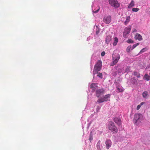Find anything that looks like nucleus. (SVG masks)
<instances>
[{"label": "nucleus", "mask_w": 150, "mask_h": 150, "mask_svg": "<svg viewBox=\"0 0 150 150\" xmlns=\"http://www.w3.org/2000/svg\"><path fill=\"white\" fill-rule=\"evenodd\" d=\"M102 66V62L100 61H98L95 65L93 71V75L94 76L95 74L97 73V76L100 78H102V74L101 73H98L100 71Z\"/></svg>", "instance_id": "f257e3e1"}, {"label": "nucleus", "mask_w": 150, "mask_h": 150, "mask_svg": "<svg viewBox=\"0 0 150 150\" xmlns=\"http://www.w3.org/2000/svg\"><path fill=\"white\" fill-rule=\"evenodd\" d=\"M108 128L112 132L114 133H117V129L116 127L114 125V123L112 122H109Z\"/></svg>", "instance_id": "f03ea898"}, {"label": "nucleus", "mask_w": 150, "mask_h": 150, "mask_svg": "<svg viewBox=\"0 0 150 150\" xmlns=\"http://www.w3.org/2000/svg\"><path fill=\"white\" fill-rule=\"evenodd\" d=\"M120 57L119 54H117L115 55L114 54H112V62L111 63V65L113 66L116 64L118 61Z\"/></svg>", "instance_id": "7ed1b4c3"}, {"label": "nucleus", "mask_w": 150, "mask_h": 150, "mask_svg": "<svg viewBox=\"0 0 150 150\" xmlns=\"http://www.w3.org/2000/svg\"><path fill=\"white\" fill-rule=\"evenodd\" d=\"M110 94H108L106 95L103 97L100 98L98 100L97 103H100L104 101H107L109 100Z\"/></svg>", "instance_id": "20e7f679"}, {"label": "nucleus", "mask_w": 150, "mask_h": 150, "mask_svg": "<svg viewBox=\"0 0 150 150\" xmlns=\"http://www.w3.org/2000/svg\"><path fill=\"white\" fill-rule=\"evenodd\" d=\"M143 115L142 114L140 113L135 114L134 116V121L135 124L137 123V121L139 120H142L143 119Z\"/></svg>", "instance_id": "39448f33"}, {"label": "nucleus", "mask_w": 150, "mask_h": 150, "mask_svg": "<svg viewBox=\"0 0 150 150\" xmlns=\"http://www.w3.org/2000/svg\"><path fill=\"white\" fill-rule=\"evenodd\" d=\"M109 4L112 6L116 8H118L120 6L119 4L116 0H109Z\"/></svg>", "instance_id": "423d86ee"}, {"label": "nucleus", "mask_w": 150, "mask_h": 150, "mask_svg": "<svg viewBox=\"0 0 150 150\" xmlns=\"http://www.w3.org/2000/svg\"><path fill=\"white\" fill-rule=\"evenodd\" d=\"M92 8L93 12L94 13H97L99 9V7L95 2H94L92 4Z\"/></svg>", "instance_id": "0eeeda50"}, {"label": "nucleus", "mask_w": 150, "mask_h": 150, "mask_svg": "<svg viewBox=\"0 0 150 150\" xmlns=\"http://www.w3.org/2000/svg\"><path fill=\"white\" fill-rule=\"evenodd\" d=\"M131 28V27L130 25L125 28L123 33V36L124 38L127 37V35L130 33Z\"/></svg>", "instance_id": "6e6552de"}, {"label": "nucleus", "mask_w": 150, "mask_h": 150, "mask_svg": "<svg viewBox=\"0 0 150 150\" xmlns=\"http://www.w3.org/2000/svg\"><path fill=\"white\" fill-rule=\"evenodd\" d=\"M111 21V17L110 16H105L103 19V21L106 24H109Z\"/></svg>", "instance_id": "1a4fd4ad"}, {"label": "nucleus", "mask_w": 150, "mask_h": 150, "mask_svg": "<svg viewBox=\"0 0 150 150\" xmlns=\"http://www.w3.org/2000/svg\"><path fill=\"white\" fill-rule=\"evenodd\" d=\"M104 93V90L103 89H98L96 92V95L97 97H99L100 95L103 94Z\"/></svg>", "instance_id": "9d476101"}, {"label": "nucleus", "mask_w": 150, "mask_h": 150, "mask_svg": "<svg viewBox=\"0 0 150 150\" xmlns=\"http://www.w3.org/2000/svg\"><path fill=\"white\" fill-rule=\"evenodd\" d=\"M105 144L106 149H108L111 146L112 143L111 140L110 139H107L105 141Z\"/></svg>", "instance_id": "9b49d317"}, {"label": "nucleus", "mask_w": 150, "mask_h": 150, "mask_svg": "<svg viewBox=\"0 0 150 150\" xmlns=\"http://www.w3.org/2000/svg\"><path fill=\"white\" fill-rule=\"evenodd\" d=\"M90 88L92 89V92H94L98 87L97 83H93L90 85Z\"/></svg>", "instance_id": "f8f14e48"}, {"label": "nucleus", "mask_w": 150, "mask_h": 150, "mask_svg": "<svg viewBox=\"0 0 150 150\" xmlns=\"http://www.w3.org/2000/svg\"><path fill=\"white\" fill-rule=\"evenodd\" d=\"M134 38L136 40H138L139 41L142 40V38L141 35L138 33H136L135 35Z\"/></svg>", "instance_id": "ddd939ff"}, {"label": "nucleus", "mask_w": 150, "mask_h": 150, "mask_svg": "<svg viewBox=\"0 0 150 150\" xmlns=\"http://www.w3.org/2000/svg\"><path fill=\"white\" fill-rule=\"evenodd\" d=\"M96 146L98 150H101L103 148V146L101 144V142L100 141H98Z\"/></svg>", "instance_id": "4468645a"}, {"label": "nucleus", "mask_w": 150, "mask_h": 150, "mask_svg": "<svg viewBox=\"0 0 150 150\" xmlns=\"http://www.w3.org/2000/svg\"><path fill=\"white\" fill-rule=\"evenodd\" d=\"M114 121L118 125H120L121 123V120L120 118L115 117L114 119Z\"/></svg>", "instance_id": "2eb2a0df"}, {"label": "nucleus", "mask_w": 150, "mask_h": 150, "mask_svg": "<svg viewBox=\"0 0 150 150\" xmlns=\"http://www.w3.org/2000/svg\"><path fill=\"white\" fill-rule=\"evenodd\" d=\"M112 38V36L110 35H108L105 38V42L107 44H108L110 41L111 40Z\"/></svg>", "instance_id": "dca6fc26"}, {"label": "nucleus", "mask_w": 150, "mask_h": 150, "mask_svg": "<svg viewBox=\"0 0 150 150\" xmlns=\"http://www.w3.org/2000/svg\"><path fill=\"white\" fill-rule=\"evenodd\" d=\"M134 2L133 1H132L129 4L128 8H130L134 6Z\"/></svg>", "instance_id": "f3484780"}, {"label": "nucleus", "mask_w": 150, "mask_h": 150, "mask_svg": "<svg viewBox=\"0 0 150 150\" xmlns=\"http://www.w3.org/2000/svg\"><path fill=\"white\" fill-rule=\"evenodd\" d=\"M143 79L147 81H149L150 79V76L147 74H146L144 76Z\"/></svg>", "instance_id": "a211bd4d"}, {"label": "nucleus", "mask_w": 150, "mask_h": 150, "mask_svg": "<svg viewBox=\"0 0 150 150\" xmlns=\"http://www.w3.org/2000/svg\"><path fill=\"white\" fill-rule=\"evenodd\" d=\"M130 17L129 16H127L126 18V20L125 22V24L126 25L130 21Z\"/></svg>", "instance_id": "6ab92c4d"}, {"label": "nucleus", "mask_w": 150, "mask_h": 150, "mask_svg": "<svg viewBox=\"0 0 150 150\" xmlns=\"http://www.w3.org/2000/svg\"><path fill=\"white\" fill-rule=\"evenodd\" d=\"M148 95V92L147 91H145L143 92L142 93L143 97L144 98H146Z\"/></svg>", "instance_id": "aec40b11"}, {"label": "nucleus", "mask_w": 150, "mask_h": 150, "mask_svg": "<svg viewBox=\"0 0 150 150\" xmlns=\"http://www.w3.org/2000/svg\"><path fill=\"white\" fill-rule=\"evenodd\" d=\"M117 91L119 92H121L123 91V90L121 86H117Z\"/></svg>", "instance_id": "412c9836"}, {"label": "nucleus", "mask_w": 150, "mask_h": 150, "mask_svg": "<svg viewBox=\"0 0 150 150\" xmlns=\"http://www.w3.org/2000/svg\"><path fill=\"white\" fill-rule=\"evenodd\" d=\"M118 42V40L117 38H115L114 39V41L113 43V45L114 46H116Z\"/></svg>", "instance_id": "4be33fe9"}, {"label": "nucleus", "mask_w": 150, "mask_h": 150, "mask_svg": "<svg viewBox=\"0 0 150 150\" xmlns=\"http://www.w3.org/2000/svg\"><path fill=\"white\" fill-rule=\"evenodd\" d=\"M134 76H137V78H139L140 77V74L136 72H134Z\"/></svg>", "instance_id": "5701e85b"}, {"label": "nucleus", "mask_w": 150, "mask_h": 150, "mask_svg": "<svg viewBox=\"0 0 150 150\" xmlns=\"http://www.w3.org/2000/svg\"><path fill=\"white\" fill-rule=\"evenodd\" d=\"M139 10V9L138 8H133L132 9V11L133 12H137Z\"/></svg>", "instance_id": "b1692460"}, {"label": "nucleus", "mask_w": 150, "mask_h": 150, "mask_svg": "<svg viewBox=\"0 0 150 150\" xmlns=\"http://www.w3.org/2000/svg\"><path fill=\"white\" fill-rule=\"evenodd\" d=\"M139 43H137L136 44L134 45L133 46L132 48V50L134 49L138 45H139Z\"/></svg>", "instance_id": "393cba45"}, {"label": "nucleus", "mask_w": 150, "mask_h": 150, "mask_svg": "<svg viewBox=\"0 0 150 150\" xmlns=\"http://www.w3.org/2000/svg\"><path fill=\"white\" fill-rule=\"evenodd\" d=\"M88 139L90 141H91L93 139V136L91 134H90L89 136Z\"/></svg>", "instance_id": "a878e982"}, {"label": "nucleus", "mask_w": 150, "mask_h": 150, "mask_svg": "<svg viewBox=\"0 0 150 150\" xmlns=\"http://www.w3.org/2000/svg\"><path fill=\"white\" fill-rule=\"evenodd\" d=\"M131 48V46H129L127 47V51L128 52H129L130 51Z\"/></svg>", "instance_id": "bb28decb"}, {"label": "nucleus", "mask_w": 150, "mask_h": 150, "mask_svg": "<svg viewBox=\"0 0 150 150\" xmlns=\"http://www.w3.org/2000/svg\"><path fill=\"white\" fill-rule=\"evenodd\" d=\"M127 42L128 43H133V41L131 39H129L127 40Z\"/></svg>", "instance_id": "cd10ccee"}, {"label": "nucleus", "mask_w": 150, "mask_h": 150, "mask_svg": "<svg viewBox=\"0 0 150 150\" xmlns=\"http://www.w3.org/2000/svg\"><path fill=\"white\" fill-rule=\"evenodd\" d=\"M100 108L99 106H97V108H96V111L97 112H99V111L100 109Z\"/></svg>", "instance_id": "c85d7f7f"}, {"label": "nucleus", "mask_w": 150, "mask_h": 150, "mask_svg": "<svg viewBox=\"0 0 150 150\" xmlns=\"http://www.w3.org/2000/svg\"><path fill=\"white\" fill-rule=\"evenodd\" d=\"M105 52H101V54L102 56H104L105 55Z\"/></svg>", "instance_id": "c756f323"}, {"label": "nucleus", "mask_w": 150, "mask_h": 150, "mask_svg": "<svg viewBox=\"0 0 150 150\" xmlns=\"http://www.w3.org/2000/svg\"><path fill=\"white\" fill-rule=\"evenodd\" d=\"M141 107V106L140 105H138L137 108V110H139L140 108Z\"/></svg>", "instance_id": "7c9ffc66"}, {"label": "nucleus", "mask_w": 150, "mask_h": 150, "mask_svg": "<svg viewBox=\"0 0 150 150\" xmlns=\"http://www.w3.org/2000/svg\"><path fill=\"white\" fill-rule=\"evenodd\" d=\"M132 30L133 32H136L137 31V30L136 28H133Z\"/></svg>", "instance_id": "2f4dec72"}, {"label": "nucleus", "mask_w": 150, "mask_h": 150, "mask_svg": "<svg viewBox=\"0 0 150 150\" xmlns=\"http://www.w3.org/2000/svg\"><path fill=\"white\" fill-rule=\"evenodd\" d=\"M144 50H145L144 49H142L140 51V53H142L144 51Z\"/></svg>", "instance_id": "473e14b6"}, {"label": "nucleus", "mask_w": 150, "mask_h": 150, "mask_svg": "<svg viewBox=\"0 0 150 150\" xmlns=\"http://www.w3.org/2000/svg\"><path fill=\"white\" fill-rule=\"evenodd\" d=\"M144 102H142L140 103V104L139 105H140L141 106L142 105H144Z\"/></svg>", "instance_id": "72a5a7b5"}, {"label": "nucleus", "mask_w": 150, "mask_h": 150, "mask_svg": "<svg viewBox=\"0 0 150 150\" xmlns=\"http://www.w3.org/2000/svg\"><path fill=\"white\" fill-rule=\"evenodd\" d=\"M99 33V31H97L96 32V34L98 35Z\"/></svg>", "instance_id": "f704fd0d"}, {"label": "nucleus", "mask_w": 150, "mask_h": 150, "mask_svg": "<svg viewBox=\"0 0 150 150\" xmlns=\"http://www.w3.org/2000/svg\"><path fill=\"white\" fill-rule=\"evenodd\" d=\"M93 115H91V117H93Z\"/></svg>", "instance_id": "c9c22d12"}]
</instances>
